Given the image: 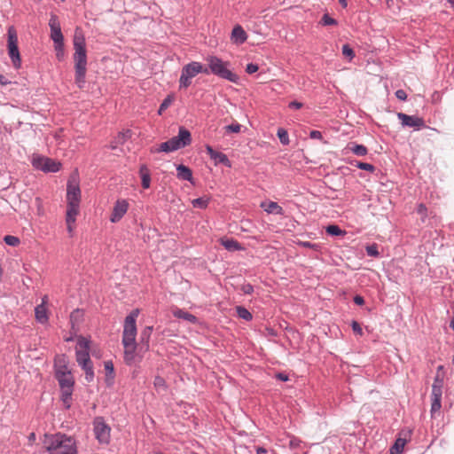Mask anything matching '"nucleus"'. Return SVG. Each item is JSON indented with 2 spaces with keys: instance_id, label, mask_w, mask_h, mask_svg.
<instances>
[{
  "instance_id": "61",
  "label": "nucleus",
  "mask_w": 454,
  "mask_h": 454,
  "mask_svg": "<svg viewBox=\"0 0 454 454\" xmlns=\"http://www.w3.org/2000/svg\"><path fill=\"white\" fill-rule=\"evenodd\" d=\"M339 3L343 7V8H346L348 6V1L347 0H339Z\"/></svg>"
},
{
  "instance_id": "12",
  "label": "nucleus",
  "mask_w": 454,
  "mask_h": 454,
  "mask_svg": "<svg viewBox=\"0 0 454 454\" xmlns=\"http://www.w3.org/2000/svg\"><path fill=\"white\" fill-rule=\"evenodd\" d=\"M397 118L401 121L402 125L405 127L414 128L417 130L426 127L424 119L416 115H408L403 113H398Z\"/></svg>"
},
{
  "instance_id": "59",
  "label": "nucleus",
  "mask_w": 454,
  "mask_h": 454,
  "mask_svg": "<svg viewBox=\"0 0 454 454\" xmlns=\"http://www.w3.org/2000/svg\"><path fill=\"white\" fill-rule=\"evenodd\" d=\"M299 443H300V441L297 440V439H292L290 441V446L291 447H297L299 445Z\"/></svg>"
},
{
  "instance_id": "45",
  "label": "nucleus",
  "mask_w": 454,
  "mask_h": 454,
  "mask_svg": "<svg viewBox=\"0 0 454 454\" xmlns=\"http://www.w3.org/2000/svg\"><path fill=\"white\" fill-rule=\"evenodd\" d=\"M171 102H172L171 96H168L166 98H164L159 107V110H158L159 114H161L162 112L165 111L170 106Z\"/></svg>"
},
{
  "instance_id": "54",
  "label": "nucleus",
  "mask_w": 454,
  "mask_h": 454,
  "mask_svg": "<svg viewBox=\"0 0 454 454\" xmlns=\"http://www.w3.org/2000/svg\"><path fill=\"white\" fill-rule=\"evenodd\" d=\"M302 247L316 249L318 246L309 241H302L300 243Z\"/></svg>"
},
{
  "instance_id": "60",
  "label": "nucleus",
  "mask_w": 454,
  "mask_h": 454,
  "mask_svg": "<svg viewBox=\"0 0 454 454\" xmlns=\"http://www.w3.org/2000/svg\"><path fill=\"white\" fill-rule=\"evenodd\" d=\"M119 136L123 138V139H126L128 137H130V130H127L126 132H123V133H120Z\"/></svg>"
},
{
  "instance_id": "38",
  "label": "nucleus",
  "mask_w": 454,
  "mask_h": 454,
  "mask_svg": "<svg viewBox=\"0 0 454 454\" xmlns=\"http://www.w3.org/2000/svg\"><path fill=\"white\" fill-rule=\"evenodd\" d=\"M54 50L56 51V58L59 61H63L65 59L64 43H55Z\"/></svg>"
},
{
  "instance_id": "52",
  "label": "nucleus",
  "mask_w": 454,
  "mask_h": 454,
  "mask_svg": "<svg viewBox=\"0 0 454 454\" xmlns=\"http://www.w3.org/2000/svg\"><path fill=\"white\" fill-rule=\"evenodd\" d=\"M303 106V104L301 103V102H298V101H291L289 104H288V107L291 108V109H295V110H298V109H301V107Z\"/></svg>"
},
{
  "instance_id": "15",
  "label": "nucleus",
  "mask_w": 454,
  "mask_h": 454,
  "mask_svg": "<svg viewBox=\"0 0 454 454\" xmlns=\"http://www.w3.org/2000/svg\"><path fill=\"white\" fill-rule=\"evenodd\" d=\"M124 347V362L127 365H133L137 363H140L142 360V356L136 353V350L137 348V343H132L129 346H123Z\"/></svg>"
},
{
  "instance_id": "33",
  "label": "nucleus",
  "mask_w": 454,
  "mask_h": 454,
  "mask_svg": "<svg viewBox=\"0 0 454 454\" xmlns=\"http://www.w3.org/2000/svg\"><path fill=\"white\" fill-rule=\"evenodd\" d=\"M325 232L331 236H341L346 232L336 224H330L325 228Z\"/></svg>"
},
{
  "instance_id": "1",
  "label": "nucleus",
  "mask_w": 454,
  "mask_h": 454,
  "mask_svg": "<svg viewBox=\"0 0 454 454\" xmlns=\"http://www.w3.org/2000/svg\"><path fill=\"white\" fill-rule=\"evenodd\" d=\"M74 82L79 89H83L86 83L87 51L85 38L77 31L74 37Z\"/></svg>"
},
{
  "instance_id": "64",
  "label": "nucleus",
  "mask_w": 454,
  "mask_h": 454,
  "mask_svg": "<svg viewBox=\"0 0 454 454\" xmlns=\"http://www.w3.org/2000/svg\"><path fill=\"white\" fill-rule=\"evenodd\" d=\"M448 3L451 4V6L454 8V0H447Z\"/></svg>"
},
{
  "instance_id": "2",
  "label": "nucleus",
  "mask_w": 454,
  "mask_h": 454,
  "mask_svg": "<svg viewBox=\"0 0 454 454\" xmlns=\"http://www.w3.org/2000/svg\"><path fill=\"white\" fill-rule=\"evenodd\" d=\"M43 448L49 454H77L76 441L65 434H45L43 439Z\"/></svg>"
},
{
  "instance_id": "63",
  "label": "nucleus",
  "mask_w": 454,
  "mask_h": 454,
  "mask_svg": "<svg viewBox=\"0 0 454 454\" xmlns=\"http://www.w3.org/2000/svg\"><path fill=\"white\" fill-rule=\"evenodd\" d=\"M28 440L29 441H35V433H31L28 436Z\"/></svg>"
},
{
  "instance_id": "21",
  "label": "nucleus",
  "mask_w": 454,
  "mask_h": 454,
  "mask_svg": "<svg viewBox=\"0 0 454 454\" xmlns=\"http://www.w3.org/2000/svg\"><path fill=\"white\" fill-rule=\"evenodd\" d=\"M60 372H71L68 368V358L66 355L58 356L54 361V374Z\"/></svg>"
},
{
  "instance_id": "8",
  "label": "nucleus",
  "mask_w": 454,
  "mask_h": 454,
  "mask_svg": "<svg viewBox=\"0 0 454 454\" xmlns=\"http://www.w3.org/2000/svg\"><path fill=\"white\" fill-rule=\"evenodd\" d=\"M7 50L14 68L19 69L21 67V58L18 47V36L13 27H10L7 32Z\"/></svg>"
},
{
  "instance_id": "35",
  "label": "nucleus",
  "mask_w": 454,
  "mask_h": 454,
  "mask_svg": "<svg viewBox=\"0 0 454 454\" xmlns=\"http://www.w3.org/2000/svg\"><path fill=\"white\" fill-rule=\"evenodd\" d=\"M405 443H406L405 439H403V438L396 439L395 444L390 449V452H395V454H400L403 451Z\"/></svg>"
},
{
  "instance_id": "7",
  "label": "nucleus",
  "mask_w": 454,
  "mask_h": 454,
  "mask_svg": "<svg viewBox=\"0 0 454 454\" xmlns=\"http://www.w3.org/2000/svg\"><path fill=\"white\" fill-rule=\"evenodd\" d=\"M138 309L132 310L124 320L123 333H122V345L129 346L136 342L137 336V317H138Z\"/></svg>"
},
{
  "instance_id": "39",
  "label": "nucleus",
  "mask_w": 454,
  "mask_h": 454,
  "mask_svg": "<svg viewBox=\"0 0 454 454\" xmlns=\"http://www.w3.org/2000/svg\"><path fill=\"white\" fill-rule=\"evenodd\" d=\"M341 52L349 60L353 59L356 56L354 50L348 43L342 45Z\"/></svg>"
},
{
  "instance_id": "25",
  "label": "nucleus",
  "mask_w": 454,
  "mask_h": 454,
  "mask_svg": "<svg viewBox=\"0 0 454 454\" xmlns=\"http://www.w3.org/2000/svg\"><path fill=\"white\" fill-rule=\"evenodd\" d=\"M75 357L77 364L82 368H85V366H88L92 364V361L90 360V354L86 350H76Z\"/></svg>"
},
{
  "instance_id": "23",
  "label": "nucleus",
  "mask_w": 454,
  "mask_h": 454,
  "mask_svg": "<svg viewBox=\"0 0 454 454\" xmlns=\"http://www.w3.org/2000/svg\"><path fill=\"white\" fill-rule=\"evenodd\" d=\"M176 176L180 180L184 181H192V171L190 168L184 164H179L176 166Z\"/></svg>"
},
{
  "instance_id": "10",
  "label": "nucleus",
  "mask_w": 454,
  "mask_h": 454,
  "mask_svg": "<svg viewBox=\"0 0 454 454\" xmlns=\"http://www.w3.org/2000/svg\"><path fill=\"white\" fill-rule=\"evenodd\" d=\"M442 386L443 380L436 376L434 380V383L432 385V393H431V416L432 418L435 417L436 413H439L442 407Z\"/></svg>"
},
{
  "instance_id": "47",
  "label": "nucleus",
  "mask_w": 454,
  "mask_h": 454,
  "mask_svg": "<svg viewBox=\"0 0 454 454\" xmlns=\"http://www.w3.org/2000/svg\"><path fill=\"white\" fill-rule=\"evenodd\" d=\"M241 127L242 126L239 123L236 122L227 125L225 129L227 132L239 133L241 130Z\"/></svg>"
},
{
  "instance_id": "30",
  "label": "nucleus",
  "mask_w": 454,
  "mask_h": 454,
  "mask_svg": "<svg viewBox=\"0 0 454 454\" xmlns=\"http://www.w3.org/2000/svg\"><path fill=\"white\" fill-rule=\"evenodd\" d=\"M35 318L39 323L44 324L48 321L47 310L43 303L35 307Z\"/></svg>"
},
{
  "instance_id": "29",
  "label": "nucleus",
  "mask_w": 454,
  "mask_h": 454,
  "mask_svg": "<svg viewBox=\"0 0 454 454\" xmlns=\"http://www.w3.org/2000/svg\"><path fill=\"white\" fill-rule=\"evenodd\" d=\"M347 150L352 152L354 154L357 156H364L368 153V149L364 145H358L354 142H350L347 145Z\"/></svg>"
},
{
  "instance_id": "24",
  "label": "nucleus",
  "mask_w": 454,
  "mask_h": 454,
  "mask_svg": "<svg viewBox=\"0 0 454 454\" xmlns=\"http://www.w3.org/2000/svg\"><path fill=\"white\" fill-rule=\"evenodd\" d=\"M220 243L226 250L231 252L240 251L244 249L241 244L234 239H221Z\"/></svg>"
},
{
  "instance_id": "53",
  "label": "nucleus",
  "mask_w": 454,
  "mask_h": 454,
  "mask_svg": "<svg viewBox=\"0 0 454 454\" xmlns=\"http://www.w3.org/2000/svg\"><path fill=\"white\" fill-rule=\"evenodd\" d=\"M309 137L312 139H323L322 133L319 130H311L309 133Z\"/></svg>"
},
{
  "instance_id": "43",
  "label": "nucleus",
  "mask_w": 454,
  "mask_h": 454,
  "mask_svg": "<svg viewBox=\"0 0 454 454\" xmlns=\"http://www.w3.org/2000/svg\"><path fill=\"white\" fill-rule=\"evenodd\" d=\"M4 240L5 244H7L8 246H11V247H16L20 242V239L18 237L12 236V235L4 236Z\"/></svg>"
},
{
  "instance_id": "16",
  "label": "nucleus",
  "mask_w": 454,
  "mask_h": 454,
  "mask_svg": "<svg viewBox=\"0 0 454 454\" xmlns=\"http://www.w3.org/2000/svg\"><path fill=\"white\" fill-rule=\"evenodd\" d=\"M129 209V203L126 200H117L113 207L110 216L112 223H118L127 213Z\"/></svg>"
},
{
  "instance_id": "62",
  "label": "nucleus",
  "mask_w": 454,
  "mask_h": 454,
  "mask_svg": "<svg viewBox=\"0 0 454 454\" xmlns=\"http://www.w3.org/2000/svg\"><path fill=\"white\" fill-rule=\"evenodd\" d=\"M256 452H257V454L265 453L266 450L262 447H259V448H257Z\"/></svg>"
},
{
  "instance_id": "56",
  "label": "nucleus",
  "mask_w": 454,
  "mask_h": 454,
  "mask_svg": "<svg viewBox=\"0 0 454 454\" xmlns=\"http://www.w3.org/2000/svg\"><path fill=\"white\" fill-rule=\"evenodd\" d=\"M276 378L281 381H287L289 380L288 376L283 372H278L276 374Z\"/></svg>"
},
{
  "instance_id": "46",
  "label": "nucleus",
  "mask_w": 454,
  "mask_h": 454,
  "mask_svg": "<svg viewBox=\"0 0 454 454\" xmlns=\"http://www.w3.org/2000/svg\"><path fill=\"white\" fill-rule=\"evenodd\" d=\"M153 385L156 388L166 389V387H167L165 380L160 376H156L154 378Z\"/></svg>"
},
{
  "instance_id": "32",
  "label": "nucleus",
  "mask_w": 454,
  "mask_h": 454,
  "mask_svg": "<svg viewBox=\"0 0 454 454\" xmlns=\"http://www.w3.org/2000/svg\"><path fill=\"white\" fill-rule=\"evenodd\" d=\"M236 311L239 318H242L246 321H251L253 319V315L245 307L237 306Z\"/></svg>"
},
{
  "instance_id": "26",
  "label": "nucleus",
  "mask_w": 454,
  "mask_h": 454,
  "mask_svg": "<svg viewBox=\"0 0 454 454\" xmlns=\"http://www.w3.org/2000/svg\"><path fill=\"white\" fill-rule=\"evenodd\" d=\"M139 175L141 177V184L144 189H148L151 185V174L147 166L143 164L139 168Z\"/></svg>"
},
{
  "instance_id": "4",
  "label": "nucleus",
  "mask_w": 454,
  "mask_h": 454,
  "mask_svg": "<svg viewBox=\"0 0 454 454\" xmlns=\"http://www.w3.org/2000/svg\"><path fill=\"white\" fill-rule=\"evenodd\" d=\"M192 143L191 132L184 127H180L178 135L173 137L166 142L160 145L159 148L155 149V153H171L178 149L186 147Z\"/></svg>"
},
{
  "instance_id": "6",
  "label": "nucleus",
  "mask_w": 454,
  "mask_h": 454,
  "mask_svg": "<svg viewBox=\"0 0 454 454\" xmlns=\"http://www.w3.org/2000/svg\"><path fill=\"white\" fill-rule=\"evenodd\" d=\"M199 74H209V70L198 61L184 65L179 78V90L187 89L192 84V79Z\"/></svg>"
},
{
  "instance_id": "41",
  "label": "nucleus",
  "mask_w": 454,
  "mask_h": 454,
  "mask_svg": "<svg viewBox=\"0 0 454 454\" xmlns=\"http://www.w3.org/2000/svg\"><path fill=\"white\" fill-rule=\"evenodd\" d=\"M320 24L323 26H336L338 24V21L330 17L329 14L325 13L320 20Z\"/></svg>"
},
{
  "instance_id": "44",
  "label": "nucleus",
  "mask_w": 454,
  "mask_h": 454,
  "mask_svg": "<svg viewBox=\"0 0 454 454\" xmlns=\"http://www.w3.org/2000/svg\"><path fill=\"white\" fill-rule=\"evenodd\" d=\"M355 166L360 169L369 172H373L375 170V167L371 163L356 161Z\"/></svg>"
},
{
  "instance_id": "20",
  "label": "nucleus",
  "mask_w": 454,
  "mask_h": 454,
  "mask_svg": "<svg viewBox=\"0 0 454 454\" xmlns=\"http://www.w3.org/2000/svg\"><path fill=\"white\" fill-rule=\"evenodd\" d=\"M247 39V35L243 27L239 25L235 26L231 31V41L236 44H242Z\"/></svg>"
},
{
  "instance_id": "18",
  "label": "nucleus",
  "mask_w": 454,
  "mask_h": 454,
  "mask_svg": "<svg viewBox=\"0 0 454 454\" xmlns=\"http://www.w3.org/2000/svg\"><path fill=\"white\" fill-rule=\"evenodd\" d=\"M66 223L67 229L70 235H72L74 230V223L76 221V216L79 214L80 205L78 204H67V206Z\"/></svg>"
},
{
  "instance_id": "49",
  "label": "nucleus",
  "mask_w": 454,
  "mask_h": 454,
  "mask_svg": "<svg viewBox=\"0 0 454 454\" xmlns=\"http://www.w3.org/2000/svg\"><path fill=\"white\" fill-rule=\"evenodd\" d=\"M351 327H352V330L354 331L355 333H356V334H358L360 336L363 335V333H363V329H362V327H361V325H360V324L358 322H356L355 320L352 321Z\"/></svg>"
},
{
  "instance_id": "13",
  "label": "nucleus",
  "mask_w": 454,
  "mask_h": 454,
  "mask_svg": "<svg viewBox=\"0 0 454 454\" xmlns=\"http://www.w3.org/2000/svg\"><path fill=\"white\" fill-rule=\"evenodd\" d=\"M49 27L51 28L50 37L53 41V43L55 44L64 43V36L61 32V27L57 15H51Z\"/></svg>"
},
{
  "instance_id": "31",
  "label": "nucleus",
  "mask_w": 454,
  "mask_h": 454,
  "mask_svg": "<svg viewBox=\"0 0 454 454\" xmlns=\"http://www.w3.org/2000/svg\"><path fill=\"white\" fill-rule=\"evenodd\" d=\"M209 199L207 197H200L192 200V205L195 208L205 209L207 207Z\"/></svg>"
},
{
  "instance_id": "9",
  "label": "nucleus",
  "mask_w": 454,
  "mask_h": 454,
  "mask_svg": "<svg viewBox=\"0 0 454 454\" xmlns=\"http://www.w3.org/2000/svg\"><path fill=\"white\" fill-rule=\"evenodd\" d=\"M93 431L96 439L101 444H108L111 438V427L103 417H96L93 420Z\"/></svg>"
},
{
  "instance_id": "19",
  "label": "nucleus",
  "mask_w": 454,
  "mask_h": 454,
  "mask_svg": "<svg viewBox=\"0 0 454 454\" xmlns=\"http://www.w3.org/2000/svg\"><path fill=\"white\" fill-rule=\"evenodd\" d=\"M153 326H146L141 331L139 337V344H137V346H139V352L145 353L149 350L150 337L153 333Z\"/></svg>"
},
{
  "instance_id": "11",
  "label": "nucleus",
  "mask_w": 454,
  "mask_h": 454,
  "mask_svg": "<svg viewBox=\"0 0 454 454\" xmlns=\"http://www.w3.org/2000/svg\"><path fill=\"white\" fill-rule=\"evenodd\" d=\"M32 165L35 168L45 173H56L60 169L61 164L51 158L38 156L33 159Z\"/></svg>"
},
{
  "instance_id": "3",
  "label": "nucleus",
  "mask_w": 454,
  "mask_h": 454,
  "mask_svg": "<svg viewBox=\"0 0 454 454\" xmlns=\"http://www.w3.org/2000/svg\"><path fill=\"white\" fill-rule=\"evenodd\" d=\"M206 60L207 67H205L208 68L209 74H212L219 78L238 83L239 77L229 69L230 63L228 61H223L216 56H208Z\"/></svg>"
},
{
  "instance_id": "51",
  "label": "nucleus",
  "mask_w": 454,
  "mask_h": 454,
  "mask_svg": "<svg viewBox=\"0 0 454 454\" xmlns=\"http://www.w3.org/2000/svg\"><path fill=\"white\" fill-rule=\"evenodd\" d=\"M395 97L402 101H405L407 99V93L403 90H397L395 91Z\"/></svg>"
},
{
  "instance_id": "55",
  "label": "nucleus",
  "mask_w": 454,
  "mask_h": 454,
  "mask_svg": "<svg viewBox=\"0 0 454 454\" xmlns=\"http://www.w3.org/2000/svg\"><path fill=\"white\" fill-rule=\"evenodd\" d=\"M354 302L356 304V305H359V306H362L364 304V299L363 296L361 295H356L353 299Z\"/></svg>"
},
{
  "instance_id": "22",
  "label": "nucleus",
  "mask_w": 454,
  "mask_h": 454,
  "mask_svg": "<svg viewBox=\"0 0 454 454\" xmlns=\"http://www.w3.org/2000/svg\"><path fill=\"white\" fill-rule=\"evenodd\" d=\"M260 207L263 208L265 212L268 214H274L278 215H284V209L281 206H279L277 202L270 201V202H262Z\"/></svg>"
},
{
  "instance_id": "58",
  "label": "nucleus",
  "mask_w": 454,
  "mask_h": 454,
  "mask_svg": "<svg viewBox=\"0 0 454 454\" xmlns=\"http://www.w3.org/2000/svg\"><path fill=\"white\" fill-rule=\"evenodd\" d=\"M266 331L268 332L269 335H270V336H277V332L273 328L267 327Z\"/></svg>"
},
{
  "instance_id": "14",
  "label": "nucleus",
  "mask_w": 454,
  "mask_h": 454,
  "mask_svg": "<svg viewBox=\"0 0 454 454\" xmlns=\"http://www.w3.org/2000/svg\"><path fill=\"white\" fill-rule=\"evenodd\" d=\"M81 201V189L78 184L68 180L67 184V204H78Z\"/></svg>"
},
{
  "instance_id": "48",
  "label": "nucleus",
  "mask_w": 454,
  "mask_h": 454,
  "mask_svg": "<svg viewBox=\"0 0 454 454\" xmlns=\"http://www.w3.org/2000/svg\"><path fill=\"white\" fill-rule=\"evenodd\" d=\"M240 291L244 294H252L254 293V286L249 283H246L240 286Z\"/></svg>"
},
{
  "instance_id": "27",
  "label": "nucleus",
  "mask_w": 454,
  "mask_h": 454,
  "mask_svg": "<svg viewBox=\"0 0 454 454\" xmlns=\"http://www.w3.org/2000/svg\"><path fill=\"white\" fill-rule=\"evenodd\" d=\"M173 315L176 318H179V319H184L185 321H188L189 323H192V324H197L198 323V318L196 316L182 309H176L173 311Z\"/></svg>"
},
{
  "instance_id": "5",
  "label": "nucleus",
  "mask_w": 454,
  "mask_h": 454,
  "mask_svg": "<svg viewBox=\"0 0 454 454\" xmlns=\"http://www.w3.org/2000/svg\"><path fill=\"white\" fill-rule=\"evenodd\" d=\"M54 376L60 387V399L65 408L69 409L74 387V379L72 372H56Z\"/></svg>"
},
{
  "instance_id": "40",
  "label": "nucleus",
  "mask_w": 454,
  "mask_h": 454,
  "mask_svg": "<svg viewBox=\"0 0 454 454\" xmlns=\"http://www.w3.org/2000/svg\"><path fill=\"white\" fill-rule=\"evenodd\" d=\"M365 251L369 256H372V257H379L380 256V252L378 250V245L376 243L366 246Z\"/></svg>"
},
{
  "instance_id": "17",
  "label": "nucleus",
  "mask_w": 454,
  "mask_h": 454,
  "mask_svg": "<svg viewBox=\"0 0 454 454\" xmlns=\"http://www.w3.org/2000/svg\"><path fill=\"white\" fill-rule=\"evenodd\" d=\"M206 152L209 155L210 159L214 160L215 166L223 164L227 168L231 167V162L225 153L214 150V148L209 145H206Z\"/></svg>"
},
{
  "instance_id": "34",
  "label": "nucleus",
  "mask_w": 454,
  "mask_h": 454,
  "mask_svg": "<svg viewBox=\"0 0 454 454\" xmlns=\"http://www.w3.org/2000/svg\"><path fill=\"white\" fill-rule=\"evenodd\" d=\"M416 212L420 215V220L422 223H425L428 216V209L424 203H419L417 206Z\"/></svg>"
},
{
  "instance_id": "57",
  "label": "nucleus",
  "mask_w": 454,
  "mask_h": 454,
  "mask_svg": "<svg viewBox=\"0 0 454 454\" xmlns=\"http://www.w3.org/2000/svg\"><path fill=\"white\" fill-rule=\"evenodd\" d=\"M10 83H11V81H9L7 77H5L4 75L0 74V84L4 86V85L10 84Z\"/></svg>"
},
{
  "instance_id": "37",
  "label": "nucleus",
  "mask_w": 454,
  "mask_h": 454,
  "mask_svg": "<svg viewBox=\"0 0 454 454\" xmlns=\"http://www.w3.org/2000/svg\"><path fill=\"white\" fill-rule=\"evenodd\" d=\"M277 135H278V137L280 140V143L282 145H287L289 144L290 140H289L288 133L285 129L279 128L278 129Z\"/></svg>"
},
{
  "instance_id": "36",
  "label": "nucleus",
  "mask_w": 454,
  "mask_h": 454,
  "mask_svg": "<svg viewBox=\"0 0 454 454\" xmlns=\"http://www.w3.org/2000/svg\"><path fill=\"white\" fill-rule=\"evenodd\" d=\"M90 340L82 336H79L77 339V348L76 350H86L89 352Z\"/></svg>"
},
{
  "instance_id": "28",
  "label": "nucleus",
  "mask_w": 454,
  "mask_h": 454,
  "mask_svg": "<svg viewBox=\"0 0 454 454\" xmlns=\"http://www.w3.org/2000/svg\"><path fill=\"white\" fill-rule=\"evenodd\" d=\"M106 371V384L107 387H111L114 381V368L112 361H106L104 364Z\"/></svg>"
},
{
  "instance_id": "42",
  "label": "nucleus",
  "mask_w": 454,
  "mask_h": 454,
  "mask_svg": "<svg viewBox=\"0 0 454 454\" xmlns=\"http://www.w3.org/2000/svg\"><path fill=\"white\" fill-rule=\"evenodd\" d=\"M85 372V380L88 382H91L94 380V369H93V364L85 366V368H82Z\"/></svg>"
},
{
  "instance_id": "50",
  "label": "nucleus",
  "mask_w": 454,
  "mask_h": 454,
  "mask_svg": "<svg viewBox=\"0 0 454 454\" xmlns=\"http://www.w3.org/2000/svg\"><path fill=\"white\" fill-rule=\"evenodd\" d=\"M258 69H259V67L257 64L249 63L247 65L246 72L247 74H251L257 72Z\"/></svg>"
}]
</instances>
